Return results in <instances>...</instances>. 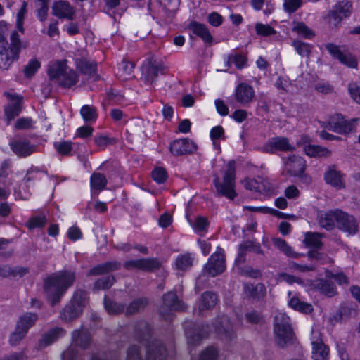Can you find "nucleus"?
<instances>
[{"instance_id": "f257e3e1", "label": "nucleus", "mask_w": 360, "mask_h": 360, "mask_svg": "<svg viewBox=\"0 0 360 360\" xmlns=\"http://www.w3.org/2000/svg\"><path fill=\"white\" fill-rule=\"evenodd\" d=\"M75 274L70 271L51 274L44 279L43 290L51 306L60 302L67 290L73 285Z\"/></svg>"}, {"instance_id": "f03ea898", "label": "nucleus", "mask_w": 360, "mask_h": 360, "mask_svg": "<svg viewBox=\"0 0 360 360\" xmlns=\"http://www.w3.org/2000/svg\"><path fill=\"white\" fill-rule=\"evenodd\" d=\"M274 333L278 346L284 348L293 343L295 333L290 317L283 312L278 311L274 316Z\"/></svg>"}, {"instance_id": "7ed1b4c3", "label": "nucleus", "mask_w": 360, "mask_h": 360, "mask_svg": "<svg viewBox=\"0 0 360 360\" xmlns=\"http://www.w3.org/2000/svg\"><path fill=\"white\" fill-rule=\"evenodd\" d=\"M48 74L51 80H56L64 88H70L78 82V75L67 66L65 60L51 63L49 66Z\"/></svg>"}, {"instance_id": "20e7f679", "label": "nucleus", "mask_w": 360, "mask_h": 360, "mask_svg": "<svg viewBox=\"0 0 360 360\" xmlns=\"http://www.w3.org/2000/svg\"><path fill=\"white\" fill-rule=\"evenodd\" d=\"M227 169L224 174L223 181L220 182L218 177L214 180V184L219 196H225L230 200H233L236 196L235 191L236 162L230 160L227 164Z\"/></svg>"}, {"instance_id": "39448f33", "label": "nucleus", "mask_w": 360, "mask_h": 360, "mask_svg": "<svg viewBox=\"0 0 360 360\" xmlns=\"http://www.w3.org/2000/svg\"><path fill=\"white\" fill-rule=\"evenodd\" d=\"M166 356L167 351L165 346L160 341L155 340L146 346L144 359L140 355L139 347L131 345L128 349L127 360H164Z\"/></svg>"}, {"instance_id": "423d86ee", "label": "nucleus", "mask_w": 360, "mask_h": 360, "mask_svg": "<svg viewBox=\"0 0 360 360\" xmlns=\"http://www.w3.org/2000/svg\"><path fill=\"white\" fill-rule=\"evenodd\" d=\"M225 269L226 260L224 250L219 247L204 266L202 274L214 277L223 273Z\"/></svg>"}, {"instance_id": "0eeeda50", "label": "nucleus", "mask_w": 360, "mask_h": 360, "mask_svg": "<svg viewBox=\"0 0 360 360\" xmlns=\"http://www.w3.org/2000/svg\"><path fill=\"white\" fill-rule=\"evenodd\" d=\"M356 121L357 119L347 121L341 114H336L330 116L327 122H323L322 127L335 133L347 134L355 129Z\"/></svg>"}, {"instance_id": "6e6552de", "label": "nucleus", "mask_w": 360, "mask_h": 360, "mask_svg": "<svg viewBox=\"0 0 360 360\" xmlns=\"http://www.w3.org/2000/svg\"><path fill=\"white\" fill-rule=\"evenodd\" d=\"M336 228L347 236H354L359 231V222L352 214L339 210L337 212Z\"/></svg>"}, {"instance_id": "1a4fd4ad", "label": "nucleus", "mask_w": 360, "mask_h": 360, "mask_svg": "<svg viewBox=\"0 0 360 360\" xmlns=\"http://www.w3.org/2000/svg\"><path fill=\"white\" fill-rule=\"evenodd\" d=\"M184 327L188 345H195L198 344L210 330L208 325L196 326L195 325L193 326V323L189 321L185 322Z\"/></svg>"}, {"instance_id": "9d476101", "label": "nucleus", "mask_w": 360, "mask_h": 360, "mask_svg": "<svg viewBox=\"0 0 360 360\" xmlns=\"http://www.w3.org/2000/svg\"><path fill=\"white\" fill-rule=\"evenodd\" d=\"M352 5L347 0H343L336 4L328 15V22L337 26L344 18L352 13Z\"/></svg>"}, {"instance_id": "9b49d317", "label": "nucleus", "mask_w": 360, "mask_h": 360, "mask_svg": "<svg viewBox=\"0 0 360 360\" xmlns=\"http://www.w3.org/2000/svg\"><path fill=\"white\" fill-rule=\"evenodd\" d=\"M311 342L312 359L314 360H327L329 356V348L323 343L319 330L312 329Z\"/></svg>"}, {"instance_id": "f8f14e48", "label": "nucleus", "mask_w": 360, "mask_h": 360, "mask_svg": "<svg viewBox=\"0 0 360 360\" xmlns=\"http://www.w3.org/2000/svg\"><path fill=\"white\" fill-rule=\"evenodd\" d=\"M91 342V335L87 330L83 328L75 330L72 333V342L68 349H72L73 356L77 358L78 351L77 348L81 349H86Z\"/></svg>"}, {"instance_id": "ddd939ff", "label": "nucleus", "mask_w": 360, "mask_h": 360, "mask_svg": "<svg viewBox=\"0 0 360 360\" xmlns=\"http://www.w3.org/2000/svg\"><path fill=\"white\" fill-rule=\"evenodd\" d=\"M197 150L196 144L191 139H179L170 143L169 150L175 156L191 154Z\"/></svg>"}, {"instance_id": "4468645a", "label": "nucleus", "mask_w": 360, "mask_h": 360, "mask_svg": "<svg viewBox=\"0 0 360 360\" xmlns=\"http://www.w3.org/2000/svg\"><path fill=\"white\" fill-rule=\"evenodd\" d=\"M163 304L160 307V314L165 318L172 311L183 310L184 309V304L178 299L177 295L169 292L165 294L162 297Z\"/></svg>"}, {"instance_id": "2eb2a0df", "label": "nucleus", "mask_w": 360, "mask_h": 360, "mask_svg": "<svg viewBox=\"0 0 360 360\" xmlns=\"http://www.w3.org/2000/svg\"><path fill=\"white\" fill-rule=\"evenodd\" d=\"M323 179L326 183L336 189H343L345 188V174L336 169V166L333 165L326 169Z\"/></svg>"}, {"instance_id": "dca6fc26", "label": "nucleus", "mask_w": 360, "mask_h": 360, "mask_svg": "<svg viewBox=\"0 0 360 360\" xmlns=\"http://www.w3.org/2000/svg\"><path fill=\"white\" fill-rule=\"evenodd\" d=\"M236 101L243 106H248L255 98V91L252 86L242 82L238 84L234 91Z\"/></svg>"}, {"instance_id": "f3484780", "label": "nucleus", "mask_w": 360, "mask_h": 360, "mask_svg": "<svg viewBox=\"0 0 360 360\" xmlns=\"http://www.w3.org/2000/svg\"><path fill=\"white\" fill-rule=\"evenodd\" d=\"M51 13L59 18L72 20L75 16V9L68 1L58 0L53 3Z\"/></svg>"}, {"instance_id": "a211bd4d", "label": "nucleus", "mask_w": 360, "mask_h": 360, "mask_svg": "<svg viewBox=\"0 0 360 360\" xmlns=\"http://www.w3.org/2000/svg\"><path fill=\"white\" fill-rule=\"evenodd\" d=\"M215 330L219 338L224 341L230 342L236 338L235 330L226 316L220 319V321L215 326Z\"/></svg>"}, {"instance_id": "6ab92c4d", "label": "nucleus", "mask_w": 360, "mask_h": 360, "mask_svg": "<svg viewBox=\"0 0 360 360\" xmlns=\"http://www.w3.org/2000/svg\"><path fill=\"white\" fill-rule=\"evenodd\" d=\"M309 142V138L307 136H302L298 142V144L303 145V149L305 154L309 157H329L331 155L330 150L327 148L321 147L317 145L307 144Z\"/></svg>"}, {"instance_id": "aec40b11", "label": "nucleus", "mask_w": 360, "mask_h": 360, "mask_svg": "<svg viewBox=\"0 0 360 360\" xmlns=\"http://www.w3.org/2000/svg\"><path fill=\"white\" fill-rule=\"evenodd\" d=\"M326 49L334 58L338 59L342 63L347 65L349 68H356L357 66L356 60L350 54L342 53L335 44L328 43L326 45Z\"/></svg>"}, {"instance_id": "412c9836", "label": "nucleus", "mask_w": 360, "mask_h": 360, "mask_svg": "<svg viewBox=\"0 0 360 360\" xmlns=\"http://www.w3.org/2000/svg\"><path fill=\"white\" fill-rule=\"evenodd\" d=\"M310 286L312 289L319 291L321 294L332 297L337 294V289L335 284L326 279H317L310 281Z\"/></svg>"}, {"instance_id": "4be33fe9", "label": "nucleus", "mask_w": 360, "mask_h": 360, "mask_svg": "<svg viewBox=\"0 0 360 360\" xmlns=\"http://www.w3.org/2000/svg\"><path fill=\"white\" fill-rule=\"evenodd\" d=\"M264 149L267 153H274L276 150L291 151L294 148L289 143L287 138L276 137L269 141Z\"/></svg>"}, {"instance_id": "5701e85b", "label": "nucleus", "mask_w": 360, "mask_h": 360, "mask_svg": "<svg viewBox=\"0 0 360 360\" xmlns=\"http://www.w3.org/2000/svg\"><path fill=\"white\" fill-rule=\"evenodd\" d=\"M5 96L10 100L11 103L5 109L6 115L9 120H13L18 116L21 111V104L22 97L12 94L8 92L5 93Z\"/></svg>"}, {"instance_id": "b1692460", "label": "nucleus", "mask_w": 360, "mask_h": 360, "mask_svg": "<svg viewBox=\"0 0 360 360\" xmlns=\"http://www.w3.org/2000/svg\"><path fill=\"white\" fill-rule=\"evenodd\" d=\"M339 209L330 210L328 212H320L318 214L317 219L319 224L321 227L326 230H332L336 227L337 224V212Z\"/></svg>"}, {"instance_id": "393cba45", "label": "nucleus", "mask_w": 360, "mask_h": 360, "mask_svg": "<svg viewBox=\"0 0 360 360\" xmlns=\"http://www.w3.org/2000/svg\"><path fill=\"white\" fill-rule=\"evenodd\" d=\"M10 146L12 150L19 157L30 155L35 150V146L25 140L11 141Z\"/></svg>"}, {"instance_id": "a878e982", "label": "nucleus", "mask_w": 360, "mask_h": 360, "mask_svg": "<svg viewBox=\"0 0 360 360\" xmlns=\"http://www.w3.org/2000/svg\"><path fill=\"white\" fill-rule=\"evenodd\" d=\"M188 28L205 44H212L213 37L205 25L194 21L189 24Z\"/></svg>"}, {"instance_id": "bb28decb", "label": "nucleus", "mask_w": 360, "mask_h": 360, "mask_svg": "<svg viewBox=\"0 0 360 360\" xmlns=\"http://www.w3.org/2000/svg\"><path fill=\"white\" fill-rule=\"evenodd\" d=\"M121 263L117 261H110L91 268L88 273V276H99L108 274L120 269Z\"/></svg>"}, {"instance_id": "cd10ccee", "label": "nucleus", "mask_w": 360, "mask_h": 360, "mask_svg": "<svg viewBox=\"0 0 360 360\" xmlns=\"http://www.w3.org/2000/svg\"><path fill=\"white\" fill-rule=\"evenodd\" d=\"M65 334V330L60 327L51 328L46 333H45L41 339L39 340V346L41 347H46L58 338L63 337Z\"/></svg>"}, {"instance_id": "c85d7f7f", "label": "nucleus", "mask_w": 360, "mask_h": 360, "mask_svg": "<svg viewBox=\"0 0 360 360\" xmlns=\"http://www.w3.org/2000/svg\"><path fill=\"white\" fill-rule=\"evenodd\" d=\"M285 165L288 172L292 176L298 175L305 169L304 160L300 156L292 155L290 157Z\"/></svg>"}, {"instance_id": "c756f323", "label": "nucleus", "mask_w": 360, "mask_h": 360, "mask_svg": "<svg viewBox=\"0 0 360 360\" xmlns=\"http://www.w3.org/2000/svg\"><path fill=\"white\" fill-rule=\"evenodd\" d=\"M244 292L249 297L262 298L266 295V288L262 283L254 285L250 283H245L243 285Z\"/></svg>"}, {"instance_id": "7c9ffc66", "label": "nucleus", "mask_w": 360, "mask_h": 360, "mask_svg": "<svg viewBox=\"0 0 360 360\" xmlns=\"http://www.w3.org/2000/svg\"><path fill=\"white\" fill-rule=\"evenodd\" d=\"M82 312L80 309L76 307V305L70 302L61 310L60 317L63 321H71L77 319Z\"/></svg>"}, {"instance_id": "2f4dec72", "label": "nucleus", "mask_w": 360, "mask_h": 360, "mask_svg": "<svg viewBox=\"0 0 360 360\" xmlns=\"http://www.w3.org/2000/svg\"><path fill=\"white\" fill-rule=\"evenodd\" d=\"M273 244L281 252L285 254L287 257L292 258H298L302 255L295 252L292 247H290L287 242L280 238H274L272 240Z\"/></svg>"}, {"instance_id": "473e14b6", "label": "nucleus", "mask_w": 360, "mask_h": 360, "mask_svg": "<svg viewBox=\"0 0 360 360\" xmlns=\"http://www.w3.org/2000/svg\"><path fill=\"white\" fill-rule=\"evenodd\" d=\"M37 319V314L34 313H25L20 316L16 326L27 333L28 330L35 324Z\"/></svg>"}, {"instance_id": "72a5a7b5", "label": "nucleus", "mask_w": 360, "mask_h": 360, "mask_svg": "<svg viewBox=\"0 0 360 360\" xmlns=\"http://www.w3.org/2000/svg\"><path fill=\"white\" fill-rule=\"evenodd\" d=\"M217 301V295L211 292H204L200 300L199 310L200 311L205 309H210L213 308Z\"/></svg>"}, {"instance_id": "f704fd0d", "label": "nucleus", "mask_w": 360, "mask_h": 360, "mask_svg": "<svg viewBox=\"0 0 360 360\" xmlns=\"http://www.w3.org/2000/svg\"><path fill=\"white\" fill-rule=\"evenodd\" d=\"M77 69L84 75H91L96 72L97 64L94 61H89L86 59H77L76 60Z\"/></svg>"}, {"instance_id": "c9c22d12", "label": "nucleus", "mask_w": 360, "mask_h": 360, "mask_svg": "<svg viewBox=\"0 0 360 360\" xmlns=\"http://www.w3.org/2000/svg\"><path fill=\"white\" fill-rule=\"evenodd\" d=\"M292 30L305 39H311L315 35L314 32L303 22H294Z\"/></svg>"}, {"instance_id": "e433bc0d", "label": "nucleus", "mask_w": 360, "mask_h": 360, "mask_svg": "<svg viewBox=\"0 0 360 360\" xmlns=\"http://www.w3.org/2000/svg\"><path fill=\"white\" fill-rule=\"evenodd\" d=\"M233 63L238 69L243 68L247 63V58L241 53H231L228 56L225 66L229 68Z\"/></svg>"}, {"instance_id": "4c0bfd02", "label": "nucleus", "mask_w": 360, "mask_h": 360, "mask_svg": "<svg viewBox=\"0 0 360 360\" xmlns=\"http://www.w3.org/2000/svg\"><path fill=\"white\" fill-rule=\"evenodd\" d=\"M193 265V258L189 253L179 255L175 261V266L178 270L184 271Z\"/></svg>"}, {"instance_id": "58836bf2", "label": "nucleus", "mask_w": 360, "mask_h": 360, "mask_svg": "<svg viewBox=\"0 0 360 360\" xmlns=\"http://www.w3.org/2000/svg\"><path fill=\"white\" fill-rule=\"evenodd\" d=\"M10 39L11 46L8 50L10 51L11 54H13L14 58H18L21 50V41L16 30L12 32Z\"/></svg>"}, {"instance_id": "ea45409f", "label": "nucleus", "mask_w": 360, "mask_h": 360, "mask_svg": "<svg viewBox=\"0 0 360 360\" xmlns=\"http://www.w3.org/2000/svg\"><path fill=\"white\" fill-rule=\"evenodd\" d=\"M91 187L93 189L101 191L105 188L107 179L104 174L98 172H94L90 178Z\"/></svg>"}, {"instance_id": "a19ab883", "label": "nucleus", "mask_w": 360, "mask_h": 360, "mask_svg": "<svg viewBox=\"0 0 360 360\" xmlns=\"http://www.w3.org/2000/svg\"><path fill=\"white\" fill-rule=\"evenodd\" d=\"M148 304L146 298L140 297L133 300L127 307L126 314H134L141 310H143Z\"/></svg>"}, {"instance_id": "79ce46f5", "label": "nucleus", "mask_w": 360, "mask_h": 360, "mask_svg": "<svg viewBox=\"0 0 360 360\" xmlns=\"http://www.w3.org/2000/svg\"><path fill=\"white\" fill-rule=\"evenodd\" d=\"M80 114L86 122H94L97 119V112L95 107L89 105H84L80 110Z\"/></svg>"}, {"instance_id": "37998d69", "label": "nucleus", "mask_w": 360, "mask_h": 360, "mask_svg": "<svg viewBox=\"0 0 360 360\" xmlns=\"http://www.w3.org/2000/svg\"><path fill=\"white\" fill-rule=\"evenodd\" d=\"M115 282V278L112 275H108L98 279L94 285V290H107L110 288Z\"/></svg>"}, {"instance_id": "c03bdc74", "label": "nucleus", "mask_w": 360, "mask_h": 360, "mask_svg": "<svg viewBox=\"0 0 360 360\" xmlns=\"http://www.w3.org/2000/svg\"><path fill=\"white\" fill-rule=\"evenodd\" d=\"M140 270L144 271H153L160 266V262L155 258L140 259Z\"/></svg>"}, {"instance_id": "a18cd8bd", "label": "nucleus", "mask_w": 360, "mask_h": 360, "mask_svg": "<svg viewBox=\"0 0 360 360\" xmlns=\"http://www.w3.org/2000/svg\"><path fill=\"white\" fill-rule=\"evenodd\" d=\"M292 46L300 56L309 58L312 49L311 45L302 41L295 40Z\"/></svg>"}, {"instance_id": "49530a36", "label": "nucleus", "mask_w": 360, "mask_h": 360, "mask_svg": "<svg viewBox=\"0 0 360 360\" xmlns=\"http://www.w3.org/2000/svg\"><path fill=\"white\" fill-rule=\"evenodd\" d=\"M87 293L86 291L82 290H77L71 301L70 302L71 304L76 305V307L80 309V311H82L83 308L85 307L86 301Z\"/></svg>"}, {"instance_id": "de8ad7c7", "label": "nucleus", "mask_w": 360, "mask_h": 360, "mask_svg": "<svg viewBox=\"0 0 360 360\" xmlns=\"http://www.w3.org/2000/svg\"><path fill=\"white\" fill-rule=\"evenodd\" d=\"M14 58L13 54H11L8 50L1 49L0 51V69L7 70L11 63L17 60Z\"/></svg>"}, {"instance_id": "09e8293b", "label": "nucleus", "mask_w": 360, "mask_h": 360, "mask_svg": "<svg viewBox=\"0 0 360 360\" xmlns=\"http://www.w3.org/2000/svg\"><path fill=\"white\" fill-rule=\"evenodd\" d=\"M49 0H36L37 6V18L44 22L46 20L49 11Z\"/></svg>"}, {"instance_id": "8fccbe9b", "label": "nucleus", "mask_w": 360, "mask_h": 360, "mask_svg": "<svg viewBox=\"0 0 360 360\" xmlns=\"http://www.w3.org/2000/svg\"><path fill=\"white\" fill-rule=\"evenodd\" d=\"M304 243L307 247H311L317 249L321 248L322 246L321 236L319 234L316 233H307L304 240Z\"/></svg>"}, {"instance_id": "3c124183", "label": "nucleus", "mask_w": 360, "mask_h": 360, "mask_svg": "<svg viewBox=\"0 0 360 360\" xmlns=\"http://www.w3.org/2000/svg\"><path fill=\"white\" fill-rule=\"evenodd\" d=\"M104 306L109 314H119L124 311V307L122 304L117 303L107 297H104Z\"/></svg>"}, {"instance_id": "603ef678", "label": "nucleus", "mask_w": 360, "mask_h": 360, "mask_svg": "<svg viewBox=\"0 0 360 360\" xmlns=\"http://www.w3.org/2000/svg\"><path fill=\"white\" fill-rule=\"evenodd\" d=\"M245 321L252 325H261L264 322V317L257 311L251 310L245 314Z\"/></svg>"}, {"instance_id": "864d4df0", "label": "nucleus", "mask_w": 360, "mask_h": 360, "mask_svg": "<svg viewBox=\"0 0 360 360\" xmlns=\"http://www.w3.org/2000/svg\"><path fill=\"white\" fill-rule=\"evenodd\" d=\"M162 70L161 67L156 65H150L147 68L144 73V78L148 84H153L158 76V72Z\"/></svg>"}, {"instance_id": "5fc2aeb1", "label": "nucleus", "mask_w": 360, "mask_h": 360, "mask_svg": "<svg viewBox=\"0 0 360 360\" xmlns=\"http://www.w3.org/2000/svg\"><path fill=\"white\" fill-rule=\"evenodd\" d=\"M27 333L26 331L16 326L15 330L10 335V345L13 347L18 345Z\"/></svg>"}, {"instance_id": "6e6d98bb", "label": "nucleus", "mask_w": 360, "mask_h": 360, "mask_svg": "<svg viewBox=\"0 0 360 360\" xmlns=\"http://www.w3.org/2000/svg\"><path fill=\"white\" fill-rule=\"evenodd\" d=\"M326 276L328 278L335 279L340 285L347 286L349 283L348 278L342 273L334 274L331 271H326Z\"/></svg>"}, {"instance_id": "4d7b16f0", "label": "nucleus", "mask_w": 360, "mask_h": 360, "mask_svg": "<svg viewBox=\"0 0 360 360\" xmlns=\"http://www.w3.org/2000/svg\"><path fill=\"white\" fill-rule=\"evenodd\" d=\"M210 136L213 141V145L219 148V146L217 143V140L225 139L224 130L221 126H216L211 129Z\"/></svg>"}, {"instance_id": "13d9d810", "label": "nucleus", "mask_w": 360, "mask_h": 360, "mask_svg": "<svg viewBox=\"0 0 360 360\" xmlns=\"http://www.w3.org/2000/svg\"><path fill=\"white\" fill-rule=\"evenodd\" d=\"M207 219L203 217H198L194 224L192 225L194 231L198 233H201L207 231L208 227Z\"/></svg>"}, {"instance_id": "bf43d9fd", "label": "nucleus", "mask_w": 360, "mask_h": 360, "mask_svg": "<svg viewBox=\"0 0 360 360\" xmlns=\"http://www.w3.org/2000/svg\"><path fill=\"white\" fill-rule=\"evenodd\" d=\"M255 30L257 34L265 37L276 34V31L272 27L262 23H257L255 25Z\"/></svg>"}, {"instance_id": "052dcab7", "label": "nucleus", "mask_w": 360, "mask_h": 360, "mask_svg": "<svg viewBox=\"0 0 360 360\" xmlns=\"http://www.w3.org/2000/svg\"><path fill=\"white\" fill-rule=\"evenodd\" d=\"M244 186L250 191L262 192L264 190V185L256 179H246L244 181Z\"/></svg>"}, {"instance_id": "680f3d73", "label": "nucleus", "mask_w": 360, "mask_h": 360, "mask_svg": "<svg viewBox=\"0 0 360 360\" xmlns=\"http://www.w3.org/2000/svg\"><path fill=\"white\" fill-rule=\"evenodd\" d=\"M238 273L243 276L255 278H258L262 275L261 271L259 269H253L250 266L239 267Z\"/></svg>"}, {"instance_id": "e2e57ef3", "label": "nucleus", "mask_w": 360, "mask_h": 360, "mask_svg": "<svg viewBox=\"0 0 360 360\" xmlns=\"http://www.w3.org/2000/svg\"><path fill=\"white\" fill-rule=\"evenodd\" d=\"M40 68V63L36 59L31 60L25 67L24 72L27 77H30L35 74Z\"/></svg>"}, {"instance_id": "0e129e2a", "label": "nucleus", "mask_w": 360, "mask_h": 360, "mask_svg": "<svg viewBox=\"0 0 360 360\" xmlns=\"http://www.w3.org/2000/svg\"><path fill=\"white\" fill-rule=\"evenodd\" d=\"M348 91L351 97L360 104V82H352L348 85Z\"/></svg>"}, {"instance_id": "69168bd1", "label": "nucleus", "mask_w": 360, "mask_h": 360, "mask_svg": "<svg viewBox=\"0 0 360 360\" xmlns=\"http://www.w3.org/2000/svg\"><path fill=\"white\" fill-rule=\"evenodd\" d=\"M218 352L213 347H207L201 354L199 360H216Z\"/></svg>"}, {"instance_id": "338daca9", "label": "nucleus", "mask_w": 360, "mask_h": 360, "mask_svg": "<svg viewBox=\"0 0 360 360\" xmlns=\"http://www.w3.org/2000/svg\"><path fill=\"white\" fill-rule=\"evenodd\" d=\"M152 176L154 181L158 184H162L166 180L167 177V172L162 167H157L153 171Z\"/></svg>"}, {"instance_id": "774afa93", "label": "nucleus", "mask_w": 360, "mask_h": 360, "mask_svg": "<svg viewBox=\"0 0 360 360\" xmlns=\"http://www.w3.org/2000/svg\"><path fill=\"white\" fill-rule=\"evenodd\" d=\"M0 360H27V356L23 351L12 352L0 357Z\"/></svg>"}]
</instances>
